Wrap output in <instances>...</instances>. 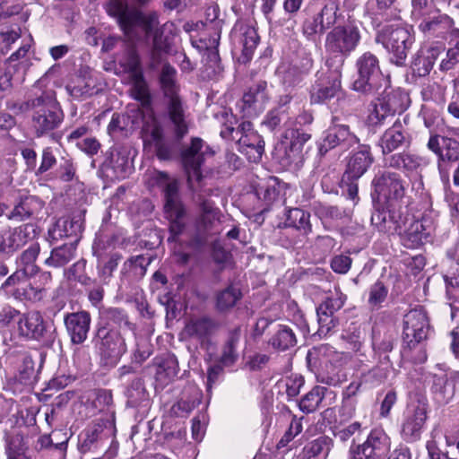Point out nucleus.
I'll return each instance as SVG.
<instances>
[{
    "label": "nucleus",
    "instance_id": "23",
    "mask_svg": "<svg viewBox=\"0 0 459 459\" xmlns=\"http://www.w3.org/2000/svg\"><path fill=\"white\" fill-rule=\"evenodd\" d=\"M97 78L89 66H81L65 89L74 100H85L95 92Z\"/></svg>",
    "mask_w": 459,
    "mask_h": 459
},
{
    "label": "nucleus",
    "instance_id": "9",
    "mask_svg": "<svg viewBox=\"0 0 459 459\" xmlns=\"http://www.w3.org/2000/svg\"><path fill=\"white\" fill-rule=\"evenodd\" d=\"M391 54V61L401 65L405 61L414 41L409 30L403 27H387L380 31L376 39Z\"/></svg>",
    "mask_w": 459,
    "mask_h": 459
},
{
    "label": "nucleus",
    "instance_id": "24",
    "mask_svg": "<svg viewBox=\"0 0 459 459\" xmlns=\"http://www.w3.org/2000/svg\"><path fill=\"white\" fill-rule=\"evenodd\" d=\"M359 449L364 459H386L391 449V438L383 429H374Z\"/></svg>",
    "mask_w": 459,
    "mask_h": 459
},
{
    "label": "nucleus",
    "instance_id": "49",
    "mask_svg": "<svg viewBox=\"0 0 459 459\" xmlns=\"http://www.w3.org/2000/svg\"><path fill=\"white\" fill-rule=\"evenodd\" d=\"M106 167L113 172L116 178H125L128 170V159L117 151H112L106 160Z\"/></svg>",
    "mask_w": 459,
    "mask_h": 459
},
{
    "label": "nucleus",
    "instance_id": "4",
    "mask_svg": "<svg viewBox=\"0 0 459 459\" xmlns=\"http://www.w3.org/2000/svg\"><path fill=\"white\" fill-rule=\"evenodd\" d=\"M33 109L31 128L37 137L48 134L57 128L64 115L53 93H44L30 100Z\"/></svg>",
    "mask_w": 459,
    "mask_h": 459
},
{
    "label": "nucleus",
    "instance_id": "44",
    "mask_svg": "<svg viewBox=\"0 0 459 459\" xmlns=\"http://www.w3.org/2000/svg\"><path fill=\"white\" fill-rule=\"evenodd\" d=\"M178 374V363L175 358L169 357L157 366L155 379L160 386L169 384Z\"/></svg>",
    "mask_w": 459,
    "mask_h": 459
},
{
    "label": "nucleus",
    "instance_id": "13",
    "mask_svg": "<svg viewBox=\"0 0 459 459\" xmlns=\"http://www.w3.org/2000/svg\"><path fill=\"white\" fill-rule=\"evenodd\" d=\"M404 96L395 91L385 90L383 93L372 101L367 121L369 126H378L384 124L385 120L395 112L403 109V100Z\"/></svg>",
    "mask_w": 459,
    "mask_h": 459
},
{
    "label": "nucleus",
    "instance_id": "60",
    "mask_svg": "<svg viewBox=\"0 0 459 459\" xmlns=\"http://www.w3.org/2000/svg\"><path fill=\"white\" fill-rule=\"evenodd\" d=\"M238 151L245 154L249 161L257 162L261 160L264 153V142L258 143V144H252L238 148Z\"/></svg>",
    "mask_w": 459,
    "mask_h": 459
},
{
    "label": "nucleus",
    "instance_id": "42",
    "mask_svg": "<svg viewBox=\"0 0 459 459\" xmlns=\"http://www.w3.org/2000/svg\"><path fill=\"white\" fill-rule=\"evenodd\" d=\"M77 238L74 243L65 244L61 247L54 248L51 255L46 259V264L54 267H61L68 264L75 255Z\"/></svg>",
    "mask_w": 459,
    "mask_h": 459
},
{
    "label": "nucleus",
    "instance_id": "26",
    "mask_svg": "<svg viewBox=\"0 0 459 459\" xmlns=\"http://www.w3.org/2000/svg\"><path fill=\"white\" fill-rule=\"evenodd\" d=\"M427 420V408L425 404H413L402 427V436L407 442H414L420 438L421 430Z\"/></svg>",
    "mask_w": 459,
    "mask_h": 459
},
{
    "label": "nucleus",
    "instance_id": "63",
    "mask_svg": "<svg viewBox=\"0 0 459 459\" xmlns=\"http://www.w3.org/2000/svg\"><path fill=\"white\" fill-rule=\"evenodd\" d=\"M143 131L145 132V134L151 136L152 140L155 143H158L159 142L162 141V128L153 117H151V124L146 123L144 125Z\"/></svg>",
    "mask_w": 459,
    "mask_h": 459
},
{
    "label": "nucleus",
    "instance_id": "11",
    "mask_svg": "<svg viewBox=\"0 0 459 459\" xmlns=\"http://www.w3.org/2000/svg\"><path fill=\"white\" fill-rule=\"evenodd\" d=\"M359 40L360 32L357 26H336L327 33L325 47L328 53L345 57L355 50Z\"/></svg>",
    "mask_w": 459,
    "mask_h": 459
},
{
    "label": "nucleus",
    "instance_id": "12",
    "mask_svg": "<svg viewBox=\"0 0 459 459\" xmlns=\"http://www.w3.org/2000/svg\"><path fill=\"white\" fill-rule=\"evenodd\" d=\"M95 345L101 360L110 367L117 365L127 350L126 341L121 333L116 329L107 327L98 329Z\"/></svg>",
    "mask_w": 459,
    "mask_h": 459
},
{
    "label": "nucleus",
    "instance_id": "3",
    "mask_svg": "<svg viewBox=\"0 0 459 459\" xmlns=\"http://www.w3.org/2000/svg\"><path fill=\"white\" fill-rule=\"evenodd\" d=\"M342 359V355L328 344L314 347L307 355V363L317 368V381L333 386H337L346 380Z\"/></svg>",
    "mask_w": 459,
    "mask_h": 459
},
{
    "label": "nucleus",
    "instance_id": "16",
    "mask_svg": "<svg viewBox=\"0 0 459 459\" xmlns=\"http://www.w3.org/2000/svg\"><path fill=\"white\" fill-rule=\"evenodd\" d=\"M200 214L195 221V231L200 242L208 237L220 234L222 214L213 202L202 199L199 202Z\"/></svg>",
    "mask_w": 459,
    "mask_h": 459
},
{
    "label": "nucleus",
    "instance_id": "6",
    "mask_svg": "<svg viewBox=\"0 0 459 459\" xmlns=\"http://www.w3.org/2000/svg\"><path fill=\"white\" fill-rule=\"evenodd\" d=\"M177 71L169 64L162 66L160 82L161 89L168 101V114L174 126V131L178 139L187 133V125L182 102L178 95Z\"/></svg>",
    "mask_w": 459,
    "mask_h": 459
},
{
    "label": "nucleus",
    "instance_id": "35",
    "mask_svg": "<svg viewBox=\"0 0 459 459\" xmlns=\"http://www.w3.org/2000/svg\"><path fill=\"white\" fill-rule=\"evenodd\" d=\"M202 397L203 393L197 386H187L183 391L180 400L171 407L172 413L178 417L186 416L200 404Z\"/></svg>",
    "mask_w": 459,
    "mask_h": 459
},
{
    "label": "nucleus",
    "instance_id": "15",
    "mask_svg": "<svg viewBox=\"0 0 459 459\" xmlns=\"http://www.w3.org/2000/svg\"><path fill=\"white\" fill-rule=\"evenodd\" d=\"M429 330L426 312L421 308L410 310L403 317V340L410 350L427 339Z\"/></svg>",
    "mask_w": 459,
    "mask_h": 459
},
{
    "label": "nucleus",
    "instance_id": "2",
    "mask_svg": "<svg viewBox=\"0 0 459 459\" xmlns=\"http://www.w3.org/2000/svg\"><path fill=\"white\" fill-rule=\"evenodd\" d=\"M371 220L379 230L398 234L403 245L408 248L419 247L429 235L422 222L413 217H403L401 214L396 216L393 213L387 221L385 212H377L372 215Z\"/></svg>",
    "mask_w": 459,
    "mask_h": 459
},
{
    "label": "nucleus",
    "instance_id": "57",
    "mask_svg": "<svg viewBox=\"0 0 459 459\" xmlns=\"http://www.w3.org/2000/svg\"><path fill=\"white\" fill-rule=\"evenodd\" d=\"M205 65L207 70L211 69V72H208L207 74L210 78L221 72V58L216 48L207 49L205 53Z\"/></svg>",
    "mask_w": 459,
    "mask_h": 459
},
{
    "label": "nucleus",
    "instance_id": "34",
    "mask_svg": "<svg viewBox=\"0 0 459 459\" xmlns=\"http://www.w3.org/2000/svg\"><path fill=\"white\" fill-rule=\"evenodd\" d=\"M83 230V212H80L74 214L73 217L68 219H59L49 234L55 239L63 238L65 237L77 238Z\"/></svg>",
    "mask_w": 459,
    "mask_h": 459
},
{
    "label": "nucleus",
    "instance_id": "32",
    "mask_svg": "<svg viewBox=\"0 0 459 459\" xmlns=\"http://www.w3.org/2000/svg\"><path fill=\"white\" fill-rule=\"evenodd\" d=\"M443 50L442 46H432L420 49L412 62L413 73L420 77L428 75Z\"/></svg>",
    "mask_w": 459,
    "mask_h": 459
},
{
    "label": "nucleus",
    "instance_id": "30",
    "mask_svg": "<svg viewBox=\"0 0 459 459\" xmlns=\"http://www.w3.org/2000/svg\"><path fill=\"white\" fill-rule=\"evenodd\" d=\"M357 142L358 138L350 132L347 126L333 125L326 131L320 151L327 152L329 149H333L338 145H343L345 148H349Z\"/></svg>",
    "mask_w": 459,
    "mask_h": 459
},
{
    "label": "nucleus",
    "instance_id": "47",
    "mask_svg": "<svg viewBox=\"0 0 459 459\" xmlns=\"http://www.w3.org/2000/svg\"><path fill=\"white\" fill-rule=\"evenodd\" d=\"M241 297L240 290L236 286L230 285L217 293L216 308L221 312L228 311L237 304Z\"/></svg>",
    "mask_w": 459,
    "mask_h": 459
},
{
    "label": "nucleus",
    "instance_id": "36",
    "mask_svg": "<svg viewBox=\"0 0 459 459\" xmlns=\"http://www.w3.org/2000/svg\"><path fill=\"white\" fill-rule=\"evenodd\" d=\"M285 138H290V144L286 154L292 162H299L303 159L304 146L311 138V134L299 129H291L286 132Z\"/></svg>",
    "mask_w": 459,
    "mask_h": 459
},
{
    "label": "nucleus",
    "instance_id": "41",
    "mask_svg": "<svg viewBox=\"0 0 459 459\" xmlns=\"http://www.w3.org/2000/svg\"><path fill=\"white\" fill-rule=\"evenodd\" d=\"M420 29L423 32L444 36L446 33L451 34V30L455 29L454 21L446 14H438L430 20H424L420 24Z\"/></svg>",
    "mask_w": 459,
    "mask_h": 459
},
{
    "label": "nucleus",
    "instance_id": "37",
    "mask_svg": "<svg viewBox=\"0 0 459 459\" xmlns=\"http://www.w3.org/2000/svg\"><path fill=\"white\" fill-rule=\"evenodd\" d=\"M6 459H33L28 441L21 433H13L6 437Z\"/></svg>",
    "mask_w": 459,
    "mask_h": 459
},
{
    "label": "nucleus",
    "instance_id": "7",
    "mask_svg": "<svg viewBox=\"0 0 459 459\" xmlns=\"http://www.w3.org/2000/svg\"><path fill=\"white\" fill-rule=\"evenodd\" d=\"M356 66L358 77L352 84L354 91L371 94L381 87L385 79L379 67L378 59L375 55L369 52L364 53L358 58Z\"/></svg>",
    "mask_w": 459,
    "mask_h": 459
},
{
    "label": "nucleus",
    "instance_id": "54",
    "mask_svg": "<svg viewBox=\"0 0 459 459\" xmlns=\"http://www.w3.org/2000/svg\"><path fill=\"white\" fill-rule=\"evenodd\" d=\"M101 315L108 321L112 322L118 326L125 325L131 330L134 329V325L129 322L126 313L121 308L108 307L101 312Z\"/></svg>",
    "mask_w": 459,
    "mask_h": 459
},
{
    "label": "nucleus",
    "instance_id": "43",
    "mask_svg": "<svg viewBox=\"0 0 459 459\" xmlns=\"http://www.w3.org/2000/svg\"><path fill=\"white\" fill-rule=\"evenodd\" d=\"M269 343L273 349L286 351L297 343V339L292 329L287 325H280L278 330L272 336Z\"/></svg>",
    "mask_w": 459,
    "mask_h": 459
},
{
    "label": "nucleus",
    "instance_id": "52",
    "mask_svg": "<svg viewBox=\"0 0 459 459\" xmlns=\"http://www.w3.org/2000/svg\"><path fill=\"white\" fill-rule=\"evenodd\" d=\"M434 388L436 399L442 404L448 403L453 399L456 392L455 386L446 379H438L435 383Z\"/></svg>",
    "mask_w": 459,
    "mask_h": 459
},
{
    "label": "nucleus",
    "instance_id": "59",
    "mask_svg": "<svg viewBox=\"0 0 459 459\" xmlns=\"http://www.w3.org/2000/svg\"><path fill=\"white\" fill-rule=\"evenodd\" d=\"M388 290L385 285L380 281H377L369 289L368 303L374 307L379 305L385 299Z\"/></svg>",
    "mask_w": 459,
    "mask_h": 459
},
{
    "label": "nucleus",
    "instance_id": "8",
    "mask_svg": "<svg viewBox=\"0 0 459 459\" xmlns=\"http://www.w3.org/2000/svg\"><path fill=\"white\" fill-rule=\"evenodd\" d=\"M215 118L222 126L220 133L221 136L227 140L237 139L238 148L264 142L262 136L253 130L252 124L249 121H244L235 128L234 125L237 123V119L227 109L218 112L215 115Z\"/></svg>",
    "mask_w": 459,
    "mask_h": 459
},
{
    "label": "nucleus",
    "instance_id": "40",
    "mask_svg": "<svg viewBox=\"0 0 459 459\" xmlns=\"http://www.w3.org/2000/svg\"><path fill=\"white\" fill-rule=\"evenodd\" d=\"M459 160V130L454 133V136L442 137V151L438 162V169L442 173L445 162Z\"/></svg>",
    "mask_w": 459,
    "mask_h": 459
},
{
    "label": "nucleus",
    "instance_id": "51",
    "mask_svg": "<svg viewBox=\"0 0 459 459\" xmlns=\"http://www.w3.org/2000/svg\"><path fill=\"white\" fill-rule=\"evenodd\" d=\"M132 84V94L134 99L142 102H147L150 99L147 84L144 81L143 72L136 73L134 75L129 76Z\"/></svg>",
    "mask_w": 459,
    "mask_h": 459
},
{
    "label": "nucleus",
    "instance_id": "27",
    "mask_svg": "<svg viewBox=\"0 0 459 459\" xmlns=\"http://www.w3.org/2000/svg\"><path fill=\"white\" fill-rule=\"evenodd\" d=\"M39 254V246L37 243L31 244L23 251L18 262L20 268L5 280L3 287L15 285L17 282L24 280L25 277L33 276L38 271L34 262Z\"/></svg>",
    "mask_w": 459,
    "mask_h": 459
},
{
    "label": "nucleus",
    "instance_id": "17",
    "mask_svg": "<svg viewBox=\"0 0 459 459\" xmlns=\"http://www.w3.org/2000/svg\"><path fill=\"white\" fill-rule=\"evenodd\" d=\"M38 236L34 224L27 223L0 231V253L11 254Z\"/></svg>",
    "mask_w": 459,
    "mask_h": 459
},
{
    "label": "nucleus",
    "instance_id": "56",
    "mask_svg": "<svg viewBox=\"0 0 459 459\" xmlns=\"http://www.w3.org/2000/svg\"><path fill=\"white\" fill-rule=\"evenodd\" d=\"M301 420L302 418L298 419L297 417H293L288 430L277 444L278 449L285 447L296 436L301 433L303 429Z\"/></svg>",
    "mask_w": 459,
    "mask_h": 459
},
{
    "label": "nucleus",
    "instance_id": "28",
    "mask_svg": "<svg viewBox=\"0 0 459 459\" xmlns=\"http://www.w3.org/2000/svg\"><path fill=\"white\" fill-rule=\"evenodd\" d=\"M17 326L19 334L28 339L39 340L46 332L44 319L38 311L22 314L17 320Z\"/></svg>",
    "mask_w": 459,
    "mask_h": 459
},
{
    "label": "nucleus",
    "instance_id": "1",
    "mask_svg": "<svg viewBox=\"0 0 459 459\" xmlns=\"http://www.w3.org/2000/svg\"><path fill=\"white\" fill-rule=\"evenodd\" d=\"M103 7L110 17L116 19L126 37H131L134 29L139 27L146 37L152 38L153 55L168 50L169 44L166 39H162L156 13H144L135 6L130 7L126 0H107Z\"/></svg>",
    "mask_w": 459,
    "mask_h": 459
},
{
    "label": "nucleus",
    "instance_id": "19",
    "mask_svg": "<svg viewBox=\"0 0 459 459\" xmlns=\"http://www.w3.org/2000/svg\"><path fill=\"white\" fill-rule=\"evenodd\" d=\"M346 300V297L340 292L327 297L317 307L316 316L318 330L316 333L319 336L326 335L337 324L334 313L340 310Z\"/></svg>",
    "mask_w": 459,
    "mask_h": 459
},
{
    "label": "nucleus",
    "instance_id": "38",
    "mask_svg": "<svg viewBox=\"0 0 459 459\" xmlns=\"http://www.w3.org/2000/svg\"><path fill=\"white\" fill-rule=\"evenodd\" d=\"M43 207V202L34 195L22 198L8 215L9 219L22 221L38 213Z\"/></svg>",
    "mask_w": 459,
    "mask_h": 459
},
{
    "label": "nucleus",
    "instance_id": "14",
    "mask_svg": "<svg viewBox=\"0 0 459 459\" xmlns=\"http://www.w3.org/2000/svg\"><path fill=\"white\" fill-rule=\"evenodd\" d=\"M213 154L209 145L200 138H194L191 145L182 152L183 165L192 187L195 182L198 183L202 179L201 166Z\"/></svg>",
    "mask_w": 459,
    "mask_h": 459
},
{
    "label": "nucleus",
    "instance_id": "21",
    "mask_svg": "<svg viewBox=\"0 0 459 459\" xmlns=\"http://www.w3.org/2000/svg\"><path fill=\"white\" fill-rule=\"evenodd\" d=\"M219 324L208 317H194L189 319L183 330V334L200 343L201 348L208 349L211 345V337L218 331Z\"/></svg>",
    "mask_w": 459,
    "mask_h": 459
},
{
    "label": "nucleus",
    "instance_id": "55",
    "mask_svg": "<svg viewBox=\"0 0 459 459\" xmlns=\"http://www.w3.org/2000/svg\"><path fill=\"white\" fill-rule=\"evenodd\" d=\"M6 66L2 75H0V88L2 91H8L12 88V81L19 71L24 68L22 63L13 64L6 61Z\"/></svg>",
    "mask_w": 459,
    "mask_h": 459
},
{
    "label": "nucleus",
    "instance_id": "64",
    "mask_svg": "<svg viewBox=\"0 0 459 459\" xmlns=\"http://www.w3.org/2000/svg\"><path fill=\"white\" fill-rule=\"evenodd\" d=\"M351 265V259L343 255H336L331 261V267L337 273H346Z\"/></svg>",
    "mask_w": 459,
    "mask_h": 459
},
{
    "label": "nucleus",
    "instance_id": "62",
    "mask_svg": "<svg viewBox=\"0 0 459 459\" xmlns=\"http://www.w3.org/2000/svg\"><path fill=\"white\" fill-rule=\"evenodd\" d=\"M44 288L38 284L37 279L34 278L27 286L24 288V296L30 300L39 301L43 298Z\"/></svg>",
    "mask_w": 459,
    "mask_h": 459
},
{
    "label": "nucleus",
    "instance_id": "58",
    "mask_svg": "<svg viewBox=\"0 0 459 459\" xmlns=\"http://www.w3.org/2000/svg\"><path fill=\"white\" fill-rule=\"evenodd\" d=\"M22 366L19 368V377L21 382L27 384L35 374V364L30 355H22Z\"/></svg>",
    "mask_w": 459,
    "mask_h": 459
},
{
    "label": "nucleus",
    "instance_id": "31",
    "mask_svg": "<svg viewBox=\"0 0 459 459\" xmlns=\"http://www.w3.org/2000/svg\"><path fill=\"white\" fill-rule=\"evenodd\" d=\"M373 162V157L368 145H361L359 150L354 152L347 164L344 177L349 180H356L359 178L369 168Z\"/></svg>",
    "mask_w": 459,
    "mask_h": 459
},
{
    "label": "nucleus",
    "instance_id": "29",
    "mask_svg": "<svg viewBox=\"0 0 459 459\" xmlns=\"http://www.w3.org/2000/svg\"><path fill=\"white\" fill-rule=\"evenodd\" d=\"M384 165L385 167L403 169L405 172L418 173V170L429 164V160L421 156L411 152H398L388 157H384Z\"/></svg>",
    "mask_w": 459,
    "mask_h": 459
},
{
    "label": "nucleus",
    "instance_id": "18",
    "mask_svg": "<svg viewBox=\"0 0 459 459\" xmlns=\"http://www.w3.org/2000/svg\"><path fill=\"white\" fill-rule=\"evenodd\" d=\"M230 36L233 43L241 49L242 61L251 60L260 39L255 28L244 21H238Z\"/></svg>",
    "mask_w": 459,
    "mask_h": 459
},
{
    "label": "nucleus",
    "instance_id": "46",
    "mask_svg": "<svg viewBox=\"0 0 459 459\" xmlns=\"http://www.w3.org/2000/svg\"><path fill=\"white\" fill-rule=\"evenodd\" d=\"M310 214L299 208L290 209L286 217V223L290 227H293L304 234L312 231L310 223Z\"/></svg>",
    "mask_w": 459,
    "mask_h": 459
},
{
    "label": "nucleus",
    "instance_id": "53",
    "mask_svg": "<svg viewBox=\"0 0 459 459\" xmlns=\"http://www.w3.org/2000/svg\"><path fill=\"white\" fill-rule=\"evenodd\" d=\"M118 63L129 76L134 75L136 73H142L139 56L135 50L132 48L127 50L125 56L118 60Z\"/></svg>",
    "mask_w": 459,
    "mask_h": 459
},
{
    "label": "nucleus",
    "instance_id": "20",
    "mask_svg": "<svg viewBox=\"0 0 459 459\" xmlns=\"http://www.w3.org/2000/svg\"><path fill=\"white\" fill-rule=\"evenodd\" d=\"M376 192L387 202L399 201L405 195V185L402 177L395 172L383 171L373 179Z\"/></svg>",
    "mask_w": 459,
    "mask_h": 459
},
{
    "label": "nucleus",
    "instance_id": "10",
    "mask_svg": "<svg viewBox=\"0 0 459 459\" xmlns=\"http://www.w3.org/2000/svg\"><path fill=\"white\" fill-rule=\"evenodd\" d=\"M344 60H340L339 65L333 70L319 72L317 79L311 89V102L323 103L332 98L337 97L338 100L346 101L345 98L341 99L342 91V66Z\"/></svg>",
    "mask_w": 459,
    "mask_h": 459
},
{
    "label": "nucleus",
    "instance_id": "45",
    "mask_svg": "<svg viewBox=\"0 0 459 459\" xmlns=\"http://www.w3.org/2000/svg\"><path fill=\"white\" fill-rule=\"evenodd\" d=\"M327 389L316 385L305 394L299 403V409L305 413H311L316 411L322 403Z\"/></svg>",
    "mask_w": 459,
    "mask_h": 459
},
{
    "label": "nucleus",
    "instance_id": "39",
    "mask_svg": "<svg viewBox=\"0 0 459 459\" xmlns=\"http://www.w3.org/2000/svg\"><path fill=\"white\" fill-rule=\"evenodd\" d=\"M150 263V258L145 255L132 256L124 263L122 273L129 281H138L145 275Z\"/></svg>",
    "mask_w": 459,
    "mask_h": 459
},
{
    "label": "nucleus",
    "instance_id": "33",
    "mask_svg": "<svg viewBox=\"0 0 459 459\" xmlns=\"http://www.w3.org/2000/svg\"><path fill=\"white\" fill-rule=\"evenodd\" d=\"M405 131L402 123L397 120L393 126L386 129L379 139L378 145L382 154L388 157V154L400 148L405 143Z\"/></svg>",
    "mask_w": 459,
    "mask_h": 459
},
{
    "label": "nucleus",
    "instance_id": "5",
    "mask_svg": "<svg viewBox=\"0 0 459 459\" xmlns=\"http://www.w3.org/2000/svg\"><path fill=\"white\" fill-rule=\"evenodd\" d=\"M155 184L161 186L164 192V211L169 220V230L174 236L179 235L185 229L186 209L178 195V182L170 179L165 172L155 171L152 175Z\"/></svg>",
    "mask_w": 459,
    "mask_h": 459
},
{
    "label": "nucleus",
    "instance_id": "25",
    "mask_svg": "<svg viewBox=\"0 0 459 459\" xmlns=\"http://www.w3.org/2000/svg\"><path fill=\"white\" fill-rule=\"evenodd\" d=\"M91 317L87 311L68 313L64 317L67 333L74 344H82L85 342L90 331Z\"/></svg>",
    "mask_w": 459,
    "mask_h": 459
},
{
    "label": "nucleus",
    "instance_id": "22",
    "mask_svg": "<svg viewBox=\"0 0 459 459\" xmlns=\"http://www.w3.org/2000/svg\"><path fill=\"white\" fill-rule=\"evenodd\" d=\"M337 6L333 3L326 4L316 15L305 20L302 32L308 39H314L316 34H323L336 22Z\"/></svg>",
    "mask_w": 459,
    "mask_h": 459
},
{
    "label": "nucleus",
    "instance_id": "50",
    "mask_svg": "<svg viewBox=\"0 0 459 459\" xmlns=\"http://www.w3.org/2000/svg\"><path fill=\"white\" fill-rule=\"evenodd\" d=\"M127 404L131 407L139 406L142 403L147 401L148 394L143 385V382L140 378L132 381L131 385L126 391Z\"/></svg>",
    "mask_w": 459,
    "mask_h": 459
},
{
    "label": "nucleus",
    "instance_id": "48",
    "mask_svg": "<svg viewBox=\"0 0 459 459\" xmlns=\"http://www.w3.org/2000/svg\"><path fill=\"white\" fill-rule=\"evenodd\" d=\"M266 88L267 82L265 81H259L255 82L243 95L244 104L247 105L248 107L258 104L260 107H262L268 99Z\"/></svg>",
    "mask_w": 459,
    "mask_h": 459
},
{
    "label": "nucleus",
    "instance_id": "61",
    "mask_svg": "<svg viewBox=\"0 0 459 459\" xmlns=\"http://www.w3.org/2000/svg\"><path fill=\"white\" fill-rule=\"evenodd\" d=\"M121 258L122 256L119 254H112L108 261L100 270V276L105 283H107V280L112 275L113 271L117 269Z\"/></svg>",
    "mask_w": 459,
    "mask_h": 459
}]
</instances>
